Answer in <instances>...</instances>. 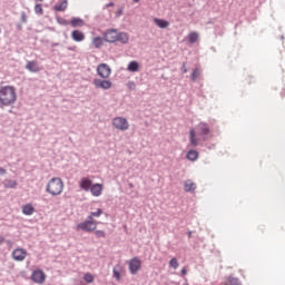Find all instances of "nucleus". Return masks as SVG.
<instances>
[{
  "instance_id": "8",
  "label": "nucleus",
  "mask_w": 285,
  "mask_h": 285,
  "mask_svg": "<svg viewBox=\"0 0 285 285\" xmlns=\"http://www.w3.org/2000/svg\"><path fill=\"white\" fill-rule=\"evenodd\" d=\"M94 86L95 88H100L101 90H110V88H112V81L107 80L106 78H96L94 79Z\"/></svg>"
},
{
  "instance_id": "21",
  "label": "nucleus",
  "mask_w": 285,
  "mask_h": 285,
  "mask_svg": "<svg viewBox=\"0 0 285 285\" xmlns=\"http://www.w3.org/2000/svg\"><path fill=\"white\" fill-rule=\"evenodd\" d=\"M22 213L23 215H35V206L32 204H26L22 206Z\"/></svg>"
},
{
  "instance_id": "33",
  "label": "nucleus",
  "mask_w": 285,
  "mask_h": 285,
  "mask_svg": "<svg viewBox=\"0 0 285 285\" xmlns=\"http://www.w3.org/2000/svg\"><path fill=\"white\" fill-rule=\"evenodd\" d=\"M35 12L36 14H43V7L41 4H36Z\"/></svg>"
},
{
  "instance_id": "6",
  "label": "nucleus",
  "mask_w": 285,
  "mask_h": 285,
  "mask_svg": "<svg viewBox=\"0 0 285 285\" xmlns=\"http://www.w3.org/2000/svg\"><path fill=\"white\" fill-rule=\"evenodd\" d=\"M30 279L33 284L43 285L46 284V273L41 269H35L31 273Z\"/></svg>"
},
{
  "instance_id": "9",
  "label": "nucleus",
  "mask_w": 285,
  "mask_h": 285,
  "mask_svg": "<svg viewBox=\"0 0 285 285\" xmlns=\"http://www.w3.org/2000/svg\"><path fill=\"white\" fill-rule=\"evenodd\" d=\"M97 72L101 77V79H108L110 75L112 73V69H110V66L107 63H100L97 67Z\"/></svg>"
},
{
  "instance_id": "3",
  "label": "nucleus",
  "mask_w": 285,
  "mask_h": 285,
  "mask_svg": "<svg viewBox=\"0 0 285 285\" xmlns=\"http://www.w3.org/2000/svg\"><path fill=\"white\" fill-rule=\"evenodd\" d=\"M47 193L52 197H57L63 193V180L59 177H53L49 180L46 188Z\"/></svg>"
},
{
  "instance_id": "28",
  "label": "nucleus",
  "mask_w": 285,
  "mask_h": 285,
  "mask_svg": "<svg viewBox=\"0 0 285 285\" xmlns=\"http://www.w3.org/2000/svg\"><path fill=\"white\" fill-rule=\"evenodd\" d=\"M169 266L170 268H174V271H177V268H179V261H177L176 257L171 258L169 261Z\"/></svg>"
},
{
  "instance_id": "39",
  "label": "nucleus",
  "mask_w": 285,
  "mask_h": 285,
  "mask_svg": "<svg viewBox=\"0 0 285 285\" xmlns=\"http://www.w3.org/2000/svg\"><path fill=\"white\" fill-rule=\"evenodd\" d=\"M0 175H6V169L0 167Z\"/></svg>"
},
{
  "instance_id": "36",
  "label": "nucleus",
  "mask_w": 285,
  "mask_h": 285,
  "mask_svg": "<svg viewBox=\"0 0 285 285\" xmlns=\"http://www.w3.org/2000/svg\"><path fill=\"white\" fill-rule=\"evenodd\" d=\"M21 21H22V23H27L28 22V16H26V12L21 13Z\"/></svg>"
},
{
  "instance_id": "31",
  "label": "nucleus",
  "mask_w": 285,
  "mask_h": 285,
  "mask_svg": "<svg viewBox=\"0 0 285 285\" xmlns=\"http://www.w3.org/2000/svg\"><path fill=\"white\" fill-rule=\"evenodd\" d=\"M200 75H202V72H199V69H194L193 72H191L193 81H197V79H199Z\"/></svg>"
},
{
  "instance_id": "11",
  "label": "nucleus",
  "mask_w": 285,
  "mask_h": 285,
  "mask_svg": "<svg viewBox=\"0 0 285 285\" xmlns=\"http://www.w3.org/2000/svg\"><path fill=\"white\" fill-rule=\"evenodd\" d=\"M11 257L14 259V262H23V259L28 257V252H26L23 248H16L12 252Z\"/></svg>"
},
{
  "instance_id": "22",
  "label": "nucleus",
  "mask_w": 285,
  "mask_h": 285,
  "mask_svg": "<svg viewBox=\"0 0 285 285\" xmlns=\"http://www.w3.org/2000/svg\"><path fill=\"white\" fill-rule=\"evenodd\" d=\"M68 9V1L65 0L59 4H56L53 7V10H56V12H66V10Z\"/></svg>"
},
{
  "instance_id": "16",
  "label": "nucleus",
  "mask_w": 285,
  "mask_h": 285,
  "mask_svg": "<svg viewBox=\"0 0 285 285\" xmlns=\"http://www.w3.org/2000/svg\"><path fill=\"white\" fill-rule=\"evenodd\" d=\"M114 277L117 282H121V273H124V266L117 264L112 268Z\"/></svg>"
},
{
  "instance_id": "46",
  "label": "nucleus",
  "mask_w": 285,
  "mask_h": 285,
  "mask_svg": "<svg viewBox=\"0 0 285 285\" xmlns=\"http://www.w3.org/2000/svg\"><path fill=\"white\" fill-rule=\"evenodd\" d=\"M36 1H43V0H36Z\"/></svg>"
},
{
  "instance_id": "20",
  "label": "nucleus",
  "mask_w": 285,
  "mask_h": 285,
  "mask_svg": "<svg viewBox=\"0 0 285 285\" xmlns=\"http://www.w3.org/2000/svg\"><path fill=\"white\" fill-rule=\"evenodd\" d=\"M154 23H156V26L161 29L168 28V26H170V22H168V20H164L159 18H154Z\"/></svg>"
},
{
  "instance_id": "25",
  "label": "nucleus",
  "mask_w": 285,
  "mask_h": 285,
  "mask_svg": "<svg viewBox=\"0 0 285 285\" xmlns=\"http://www.w3.org/2000/svg\"><path fill=\"white\" fill-rule=\"evenodd\" d=\"M117 41H119L120 43H128V41H130V37L126 32H119L118 31Z\"/></svg>"
},
{
  "instance_id": "42",
  "label": "nucleus",
  "mask_w": 285,
  "mask_h": 285,
  "mask_svg": "<svg viewBox=\"0 0 285 285\" xmlns=\"http://www.w3.org/2000/svg\"><path fill=\"white\" fill-rule=\"evenodd\" d=\"M3 242H6V239L3 238V236H0V244H3Z\"/></svg>"
},
{
  "instance_id": "15",
  "label": "nucleus",
  "mask_w": 285,
  "mask_h": 285,
  "mask_svg": "<svg viewBox=\"0 0 285 285\" xmlns=\"http://www.w3.org/2000/svg\"><path fill=\"white\" fill-rule=\"evenodd\" d=\"M26 70H29V72H39L41 67H39V62L32 60L26 63Z\"/></svg>"
},
{
  "instance_id": "23",
  "label": "nucleus",
  "mask_w": 285,
  "mask_h": 285,
  "mask_svg": "<svg viewBox=\"0 0 285 285\" xmlns=\"http://www.w3.org/2000/svg\"><path fill=\"white\" fill-rule=\"evenodd\" d=\"M189 43H197L199 41V33L197 31H191L187 36Z\"/></svg>"
},
{
  "instance_id": "40",
  "label": "nucleus",
  "mask_w": 285,
  "mask_h": 285,
  "mask_svg": "<svg viewBox=\"0 0 285 285\" xmlns=\"http://www.w3.org/2000/svg\"><path fill=\"white\" fill-rule=\"evenodd\" d=\"M115 6V3L110 2L108 4H106V8H112Z\"/></svg>"
},
{
  "instance_id": "4",
  "label": "nucleus",
  "mask_w": 285,
  "mask_h": 285,
  "mask_svg": "<svg viewBox=\"0 0 285 285\" xmlns=\"http://www.w3.org/2000/svg\"><path fill=\"white\" fill-rule=\"evenodd\" d=\"M97 220L92 219L91 217H87V219L77 225V230H85V233H94L97 230Z\"/></svg>"
},
{
  "instance_id": "26",
  "label": "nucleus",
  "mask_w": 285,
  "mask_h": 285,
  "mask_svg": "<svg viewBox=\"0 0 285 285\" xmlns=\"http://www.w3.org/2000/svg\"><path fill=\"white\" fill-rule=\"evenodd\" d=\"M127 70H129V72H139V62L137 61H130Z\"/></svg>"
},
{
  "instance_id": "44",
  "label": "nucleus",
  "mask_w": 285,
  "mask_h": 285,
  "mask_svg": "<svg viewBox=\"0 0 285 285\" xmlns=\"http://www.w3.org/2000/svg\"><path fill=\"white\" fill-rule=\"evenodd\" d=\"M134 3H139V0H132Z\"/></svg>"
},
{
  "instance_id": "17",
  "label": "nucleus",
  "mask_w": 285,
  "mask_h": 285,
  "mask_svg": "<svg viewBox=\"0 0 285 285\" xmlns=\"http://www.w3.org/2000/svg\"><path fill=\"white\" fill-rule=\"evenodd\" d=\"M197 185L193 180H186L184 184L185 193H195Z\"/></svg>"
},
{
  "instance_id": "32",
  "label": "nucleus",
  "mask_w": 285,
  "mask_h": 285,
  "mask_svg": "<svg viewBox=\"0 0 285 285\" xmlns=\"http://www.w3.org/2000/svg\"><path fill=\"white\" fill-rule=\"evenodd\" d=\"M228 283H229V285H242V282H239L238 278H235L233 276L228 277Z\"/></svg>"
},
{
  "instance_id": "14",
  "label": "nucleus",
  "mask_w": 285,
  "mask_h": 285,
  "mask_svg": "<svg viewBox=\"0 0 285 285\" xmlns=\"http://www.w3.org/2000/svg\"><path fill=\"white\" fill-rule=\"evenodd\" d=\"M71 39L77 43H81V41L86 40V33H83L81 30H73L71 31Z\"/></svg>"
},
{
  "instance_id": "27",
  "label": "nucleus",
  "mask_w": 285,
  "mask_h": 285,
  "mask_svg": "<svg viewBox=\"0 0 285 285\" xmlns=\"http://www.w3.org/2000/svg\"><path fill=\"white\" fill-rule=\"evenodd\" d=\"M101 215H104V210L98 208L96 212H91L88 217L95 219V217H101Z\"/></svg>"
},
{
  "instance_id": "29",
  "label": "nucleus",
  "mask_w": 285,
  "mask_h": 285,
  "mask_svg": "<svg viewBox=\"0 0 285 285\" xmlns=\"http://www.w3.org/2000/svg\"><path fill=\"white\" fill-rule=\"evenodd\" d=\"M83 279L87 284H92V282H95V276L90 273H86Z\"/></svg>"
},
{
  "instance_id": "19",
  "label": "nucleus",
  "mask_w": 285,
  "mask_h": 285,
  "mask_svg": "<svg viewBox=\"0 0 285 285\" xmlns=\"http://www.w3.org/2000/svg\"><path fill=\"white\" fill-rule=\"evenodd\" d=\"M186 157L188 161H197V159H199V151L190 149L189 151H187Z\"/></svg>"
},
{
  "instance_id": "37",
  "label": "nucleus",
  "mask_w": 285,
  "mask_h": 285,
  "mask_svg": "<svg viewBox=\"0 0 285 285\" xmlns=\"http://www.w3.org/2000/svg\"><path fill=\"white\" fill-rule=\"evenodd\" d=\"M180 275L183 277H186V275H188V269H186V267H183L181 271H180Z\"/></svg>"
},
{
  "instance_id": "5",
  "label": "nucleus",
  "mask_w": 285,
  "mask_h": 285,
  "mask_svg": "<svg viewBox=\"0 0 285 285\" xmlns=\"http://www.w3.org/2000/svg\"><path fill=\"white\" fill-rule=\"evenodd\" d=\"M112 126L116 128V130L126 131L128 128H130V124L128 122V119L124 117H116L112 119Z\"/></svg>"
},
{
  "instance_id": "2",
  "label": "nucleus",
  "mask_w": 285,
  "mask_h": 285,
  "mask_svg": "<svg viewBox=\"0 0 285 285\" xmlns=\"http://www.w3.org/2000/svg\"><path fill=\"white\" fill-rule=\"evenodd\" d=\"M17 104V88L14 86L0 87V108H12Z\"/></svg>"
},
{
  "instance_id": "1",
  "label": "nucleus",
  "mask_w": 285,
  "mask_h": 285,
  "mask_svg": "<svg viewBox=\"0 0 285 285\" xmlns=\"http://www.w3.org/2000/svg\"><path fill=\"white\" fill-rule=\"evenodd\" d=\"M196 130H189V144L194 148H197V146H199V141H206L208 139V135H210V127L206 122L198 124Z\"/></svg>"
},
{
  "instance_id": "35",
  "label": "nucleus",
  "mask_w": 285,
  "mask_h": 285,
  "mask_svg": "<svg viewBox=\"0 0 285 285\" xmlns=\"http://www.w3.org/2000/svg\"><path fill=\"white\" fill-rule=\"evenodd\" d=\"M95 235H96V237H106V232H104V230H96Z\"/></svg>"
},
{
  "instance_id": "43",
  "label": "nucleus",
  "mask_w": 285,
  "mask_h": 285,
  "mask_svg": "<svg viewBox=\"0 0 285 285\" xmlns=\"http://www.w3.org/2000/svg\"><path fill=\"white\" fill-rule=\"evenodd\" d=\"M68 50L75 51V50H77V47H69Z\"/></svg>"
},
{
  "instance_id": "30",
  "label": "nucleus",
  "mask_w": 285,
  "mask_h": 285,
  "mask_svg": "<svg viewBox=\"0 0 285 285\" xmlns=\"http://www.w3.org/2000/svg\"><path fill=\"white\" fill-rule=\"evenodd\" d=\"M16 186H17V180L9 179L4 181L6 188H16Z\"/></svg>"
},
{
  "instance_id": "45",
  "label": "nucleus",
  "mask_w": 285,
  "mask_h": 285,
  "mask_svg": "<svg viewBox=\"0 0 285 285\" xmlns=\"http://www.w3.org/2000/svg\"><path fill=\"white\" fill-rule=\"evenodd\" d=\"M188 235H189V237H191L193 233H190V232H189V234H188Z\"/></svg>"
},
{
  "instance_id": "34",
  "label": "nucleus",
  "mask_w": 285,
  "mask_h": 285,
  "mask_svg": "<svg viewBox=\"0 0 285 285\" xmlns=\"http://www.w3.org/2000/svg\"><path fill=\"white\" fill-rule=\"evenodd\" d=\"M57 21L60 26H68L70 22L63 18H57Z\"/></svg>"
},
{
  "instance_id": "13",
  "label": "nucleus",
  "mask_w": 285,
  "mask_h": 285,
  "mask_svg": "<svg viewBox=\"0 0 285 285\" xmlns=\"http://www.w3.org/2000/svg\"><path fill=\"white\" fill-rule=\"evenodd\" d=\"M91 186H92V180L89 177H82L79 180V188H81V190H85L86 193L90 190Z\"/></svg>"
},
{
  "instance_id": "38",
  "label": "nucleus",
  "mask_w": 285,
  "mask_h": 285,
  "mask_svg": "<svg viewBox=\"0 0 285 285\" xmlns=\"http://www.w3.org/2000/svg\"><path fill=\"white\" fill-rule=\"evenodd\" d=\"M117 17H121V14H124V9H119L117 12H116Z\"/></svg>"
},
{
  "instance_id": "12",
  "label": "nucleus",
  "mask_w": 285,
  "mask_h": 285,
  "mask_svg": "<svg viewBox=\"0 0 285 285\" xmlns=\"http://www.w3.org/2000/svg\"><path fill=\"white\" fill-rule=\"evenodd\" d=\"M90 193L94 197H101L102 193H104V185L102 184H94L90 187Z\"/></svg>"
},
{
  "instance_id": "18",
  "label": "nucleus",
  "mask_w": 285,
  "mask_h": 285,
  "mask_svg": "<svg viewBox=\"0 0 285 285\" xmlns=\"http://www.w3.org/2000/svg\"><path fill=\"white\" fill-rule=\"evenodd\" d=\"M86 22L81 18H72L70 20L71 28H83Z\"/></svg>"
},
{
  "instance_id": "41",
  "label": "nucleus",
  "mask_w": 285,
  "mask_h": 285,
  "mask_svg": "<svg viewBox=\"0 0 285 285\" xmlns=\"http://www.w3.org/2000/svg\"><path fill=\"white\" fill-rule=\"evenodd\" d=\"M220 285H230V283L228 282V278H227V282H223L220 283Z\"/></svg>"
},
{
  "instance_id": "10",
  "label": "nucleus",
  "mask_w": 285,
  "mask_h": 285,
  "mask_svg": "<svg viewBox=\"0 0 285 285\" xmlns=\"http://www.w3.org/2000/svg\"><path fill=\"white\" fill-rule=\"evenodd\" d=\"M104 38L107 43H117L118 31L115 29H109L104 33Z\"/></svg>"
},
{
  "instance_id": "7",
  "label": "nucleus",
  "mask_w": 285,
  "mask_h": 285,
  "mask_svg": "<svg viewBox=\"0 0 285 285\" xmlns=\"http://www.w3.org/2000/svg\"><path fill=\"white\" fill-rule=\"evenodd\" d=\"M127 264L129 266V273L131 275H137V273L141 271V259H139L138 257L131 258L127 262Z\"/></svg>"
},
{
  "instance_id": "24",
  "label": "nucleus",
  "mask_w": 285,
  "mask_h": 285,
  "mask_svg": "<svg viewBox=\"0 0 285 285\" xmlns=\"http://www.w3.org/2000/svg\"><path fill=\"white\" fill-rule=\"evenodd\" d=\"M104 41H106L105 38L95 37L92 38L91 43L94 48H101L104 46Z\"/></svg>"
}]
</instances>
